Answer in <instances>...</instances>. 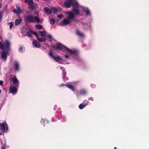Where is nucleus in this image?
<instances>
[{
    "label": "nucleus",
    "mask_w": 149,
    "mask_h": 149,
    "mask_svg": "<svg viewBox=\"0 0 149 149\" xmlns=\"http://www.w3.org/2000/svg\"><path fill=\"white\" fill-rule=\"evenodd\" d=\"M72 5V10L74 12L68 11L66 12L67 18L64 19L60 24L62 26H65L70 24L73 21L74 17V14L76 15H81L82 13L78 9L79 8V4L76 0H67L64 3L63 6L69 8Z\"/></svg>",
    "instance_id": "obj_1"
},
{
    "label": "nucleus",
    "mask_w": 149,
    "mask_h": 149,
    "mask_svg": "<svg viewBox=\"0 0 149 149\" xmlns=\"http://www.w3.org/2000/svg\"><path fill=\"white\" fill-rule=\"evenodd\" d=\"M56 48L58 49H62L64 50L65 54L63 55L65 60L66 61L71 60L72 57L74 56L77 53L76 50H71L62 45L60 43H58L57 45Z\"/></svg>",
    "instance_id": "obj_2"
},
{
    "label": "nucleus",
    "mask_w": 149,
    "mask_h": 149,
    "mask_svg": "<svg viewBox=\"0 0 149 149\" xmlns=\"http://www.w3.org/2000/svg\"><path fill=\"white\" fill-rule=\"evenodd\" d=\"M3 43L2 38L0 36V48L5 49L1 53V58L5 61L6 60L7 56L9 54L8 51L10 49V43L8 40L6 41L4 47Z\"/></svg>",
    "instance_id": "obj_3"
},
{
    "label": "nucleus",
    "mask_w": 149,
    "mask_h": 149,
    "mask_svg": "<svg viewBox=\"0 0 149 149\" xmlns=\"http://www.w3.org/2000/svg\"><path fill=\"white\" fill-rule=\"evenodd\" d=\"M25 19L27 22H29L35 23L36 22L37 23H40L42 21V20L40 19L38 17H34L31 15H29L26 17Z\"/></svg>",
    "instance_id": "obj_4"
},
{
    "label": "nucleus",
    "mask_w": 149,
    "mask_h": 149,
    "mask_svg": "<svg viewBox=\"0 0 149 149\" xmlns=\"http://www.w3.org/2000/svg\"><path fill=\"white\" fill-rule=\"evenodd\" d=\"M0 129L2 132H0V135H3V133L7 132L8 130V127L7 122L5 121L3 123H0Z\"/></svg>",
    "instance_id": "obj_5"
},
{
    "label": "nucleus",
    "mask_w": 149,
    "mask_h": 149,
    "mask_svg": "<svg viewBox=\"0 0 149 149\" xmlns=\"http://www.w3.org/2000/svg\"><path fill=\"white\" fill-rule=\"evenodd\" d=\"M49 55L57 62L61 64L63 63L62 58L59 56H54L53 53L52 51L50 52L49 53Z\"/></svg>",
    "instance_id": "obj_6"
},
{
    "label": "nucleus",
    "mask_w": 149,
    "mask_h": 149,
    "mask_svg": "<svg viewBox=\"0 0 149 149\" xmlns=\"http://www.w3.org/2000/svg\"><path fill=\"white\" fill-rule=\"evenodd\" d=\"M79 8H78V9L80 11H81L82 13V15H83L82 11L84 12L88 16H90L91 15V13L89 9L85 7L79 5Z\"/></svg>",
    "instance_id": "obj_7"
},
{
    "label": "nucleus",
    "mask_w": 149,
    "mask_h": 149,
    "mask_svg": "<svg viewBox=\"0 0 149 149\" xmlns=\"http://www.w3.org/2000/svg\"><path fill=\"white\" fill-rule=\"evenodd\" d=\"M10 82H13V83L17 86V87L18 88L19 82L16 76L14 75H12L10 76Z\"/></svg>",
    "instance_id": "obj_8"
},
{
    "label": "nucleus",
    "mask_w": 149,
    "mask_h": 149,
    "mask_svg": "<svg viewBox=\"0 0 149 149\" xmlns=\"http://www.w3.org/2000/svg\"><path fill=\"white\" fill-rule=\"evenodd\" d=\"M15 85V86L11 84L10 86V89H9V91L11 93L13 94H15L18 91V88L17 87V86H16V85Z\"/></svg>",
    "instance_id": "obj_9"
},
{
    "label": "nucleus",
    "mask_w": 149,
    "mask_h": 149,
    "mask_svg": "<svg viewBox=\"0 0 149 149\" xmlns=\"http://www.w3.org/2000/svg\"><path fill=\"white\" fill-rule=\"evenodd\" d=\"M13 68L15 71L18 72L19 70V63L17 61H15L13 65Z\"/></svg>",
    "instance_id": "obj_10"
},
{
    "label": "nucleus",
    "mask_w": 149,
    "mask_h": 149,
    "mask_svg": "<svg viewBox=\"0 0 149 149\" xmlns=\"http://www.w3.org/2000/svg\"><path fill=\"white\" fill-rule=\"evenodd\" d=\"M32 43L33 45L36 47L40 48L41 46V45L36 40H33Z\"/></svg>",
    "instance_id": "obj_11"
},
{
    "label": "nucleus",
    "mask_w": 149,
    "mask_h": 149,
    "mask_svg": "<svg viewBox=\"0 0 149 149\" xmlns=\"http://www.w3.org/2000/svg\"><path fill=\"white\" fill-rule=\"evenodd\" d=\"M86 104H80L79 106V107L80 109H82L84 108L88 104V102L87 100H86L84 102Z\"/></svg>",
    "instance_id": "obj_12"
},
{
    "label": "nucleus",
    "mask_w": 149,
    "mask_h": 149,
    "mask_svg": "<svg viewBox=\"0 0 149 149\" xmlns=\"http://www.w3.org/2000/svg\"><path fill=\"white\" fill-rule=\"evenodd\" d=\"M44 10L48 14H51L52 12L51 10L47 7H45Z\"/></svg>",
    "instance_id": "obj_13"
},
{
    "label": "nucleus",
    "mask_w": 149,
    "mask_h": 149,
    "mask_svg": "<svg viewBox=\"0 0 149 149\" xmlns=\"http://www.w3.org/2000/svg\"><path fill=\"white\" fill-rule=\"evenodd\" d=\"M19 18V19H17L15 20V24L16 26H17L19 24L22 22V19L21 17H18Z\"/></svg>",
    "instance_id": "obj_14"
},
{
    "label": "nucleus",
    "mask_w": 149,
    "mask_h": 149,
    "mask_svg": "<svg viewBox=\"0 0 149 149\" xmlns=\"http://www.w3.org/2000/svg\"><path fill=\"white\" fill-rule=\"evenodd\" d=\"M76 33L77 36L81 38H83L84 37V34L82 32L79 31H77L76 32Z\"/></svg>",
    "instance_id": "obj_15"
},
{
    "label": "nucleus",
    "mask_w": 149,
    "mask_h": 149,
    "mask_svg": "<svg viewBox=\"0 0 149 149\" xmlns=\"http://www.w3.org/2000/svg\"><path fill=\"white\" fill-rule=\"evenodd\" d=\"M37 39L40 42H44L46 40V38L45 37L40 38L38 37H37Z\"/></svg>",
    "instance_id": "obj_16"
},
{
    "label": "nucleus",
    "mask_w": 149,
    "mask_h": 149,
    "mask_svg": "<svg viewBox=\"0 0 149 149\" xmlns=\"http://www.w3.org/2000/svg\"><path fill=\"white\" fill-rule=\"evenodd\" d=\"M84 26V27L86 29H90L91 25L89 24H88L87 23L82 24Z\"/></svg>",
    "instance_id": "obj_17"
},
{
    "label": "nucleus",
    "mask_w": 149,
    "mask_h": 149,
    "mask_svg": "<svg viewBox=\"0 0 149 149\" xmlns=\"http://www.w3.org/2000/svg\"><path fill=\"white\" fill-rule=\"evenodd\" d=\"M24 46H21L19 49V51L21 53H23L24 52Z\"/></svg>",
    "instance_id": "obj_18"
},
{
    "label": "nucleus",
    "mask_w": 149,
    "mask_h": 149,
    "mask_svg": "<svg viewBox=\"0 0 149 149\" xmlns=\"http://www.w3.org/2000/svg\"><path fill=\"white\" fill-rule=\"evenodd\" d=\"M16 7L18 10V14H20V13H22L23 12V10L21 9L19 6H17Z\"/></svg>",
    "instance_id": "obj_19"
},
{
    "label": "nucleus",
    "mask_w": 149,
    "mask_h": 149,
    "mask_svg": "<svg viewBox=\"0 0 149 149\" xmlns=\"http://www.w3.org/2000/svg\"><path fill=\"white\" fill-rule=\"evenodd\" d=\"M40 33V36L42 37H45V36L46 35V33L44 31H39V32Z\"/></svg>",
    "instance_id": "obj_20"
},
{
    "label": "nucleus",
    "mask_w": 149,
    "mask_h": 149,
    "mask_svg": "<svg viewBox=\"0 0 149 149\" xmlns=\"http://www.w3.org/2000/svg\"><path fill=\"white\" fill-rule=\"evenodd\" d=\"M66 86H67L68 88L71 89L72 91H74V89L72 85L70 84H68Z\"/></svg>",
    "instance_id": "obj_21"
},
{
    "label": "nucleus",
    "mask_w": 149,
    "mask_h": 149,
    "mask_svg": "<svg viewBox=\"0 0 149 149\" xmlns=\"http://www.w3.org/2000/svg\"><path fill=\"white\" fill-rule=\"evenodd\" d=\"M49 20V22L51 24H53L54 23L55 20L53 18H50Z\"/></svg>",
    "instance_id": "obj_22"
},
{
    "label": "nucleus",
    "mask_w": 149,
    "mask_h": 149,
    "mask_svg": "<svg viewBox=\"0 0 149 149\" xmlns=\"http://www.w3.org/2000/svg\"><path fill=\"white\" fill-rule=\"evenodd\" d=\"M25 2L26 3H28L29 4L33 3L32 0H25Z\"/></svg>",
    "instance_id": "obj_23"
},
{
    "label": "nucleus",
    "mask_w": 149,
    "mask_h": 149,
    "mask_svg": "<svg viewBox=\"0 0 149 149\" xmlns=\"http://www.w3.org/2000/svg\"><path fill=\"white\" fill-rule=\"evenodd\" d=\"M13 12L15 13H17V16L18 17H20V14H18V10H17V9H14L13 10Z\"/></svg>",
    "instance_id": "obj_24"
},
{
    "label": "nucleus",
    "mask_w": 149,
    "mask_h": 149,
    "mask_svg": "<svg viewBox=\"0 0 149 149\" xmlns=\"http://www.w3.org/2000/svg\"><path fill=\"white\" fill-rule=\"evenodd\" d=\"M36 27L37 29H42V26L40 25H36Z\"/></svg>",
    "instance_id": "obj_25"
},
{
    "label": "nucleus",
    "mask_w": 149,
    "mask_h": 149,
    "mask_svg": "<svg viewBox=\"0 0 149 149\" xmlns=\"http://www.w3.org/2000/svg\"><path fill=\"white\" fill-rule=\"evenodd\" d=\"M3 13L2 12L0 11V22H1L2 18V16Z\"/></svg>",
    "instance_id": "obj_26"
},
{
    "label": "nucleus",
    "mask_w": 149,
    "mask_h": 149,
    "mask_svg": "<svg viewBox=\"0 0 149 149\" xmlns=\"http://www.w3.org/2000/svg\"><path fill=\"white\" fill-rule=\"evenodd\" d=\"M9 28H10V29H12L13 27V23L12 22H10L9 23Z\"/></svg>",
    "instance_id": "obj_27"
},
{
    "label": "nucleus",
    "mask_w": 149,
    "mask_h": 149,
    "mask_svg": "<svg viewBox=\"0 0 149 149\" xmlns=\"http://www.w3.org/2000/svg\"><path fill=\"white\" fill-rule=\"evenodd\" d=\"M26 36L28 37H31L32 36V35L31 33L29 32H27V33Z\"/></svg>",
    "instance_id": "obj_28"
},
{
    "label": "nucleus",
    "mask_w": 149,
    "mask_h": 149,
    "mask_svg": "<svg viewBox=\"0 0 149 149\" xmlns=\"http://www.w3.org/2000/svg\"><path fill=\"white\" fill-rule=\"evenodd\" d=\"M31 32H32V33L33 34L35 35V36L36 37H38V33L37 32L35 31H31Z\"/></svg>",
    "instance_id": "obj_29"
},
{
    "label": "nucleus",
    "mask_w": 149,
    "mask_h": 149,
    "mask_svg": "<svg viewBox=\"0 0 149 149\" xmlns=\"http://www.w3.org/2000/svg\"><path fill=\"white\" fill-rule=\"evenodd\" d=\"M86 93V91L84 90L81 91L80 92V93L81 94H85Z\"/></svg>",
    "instance_id": "obj_30"
},
{
    "label": "nucleus",
    "mask_w": 149,
    "mask_h": 149,
    "mask_svg": "<svg viewBox=\"0 0 149 149\" xmlns=\"http://www.w3.org/2000/svg\"><path fill=\"white\" fill-rule=\"evenodd\" d=\"M29 8L30 9H33L34 8V6L32 5H30L29 6Z\"/></svg>",
    "instance_id": "obj_31"
},
{
    "label": "nucleus",
    "mask_w": 149,
    "mask_h": 149,
    "mask_svg": "<svg viewBox=\"0 0 149 149\" xmlns=\"http://www.w3.org/2000/svg\"><path fill=\"white\" fill-rule=\"evenodd\" d=\"M63 17V15L62 14H60L58 15V17L59 19H61Z\"/></svg>",
    "instance_id": "obj_32"
},
{
    "label": "nucleus",
    "mask_w": 149,
    "mask_h": 149,
    "mask_svg": "<svg viewBox=\"0 0 149 149\" xmlns=\"http://www.w3.org/2000/svg\"><path fill=\"white\" fill-rule=\"evenodd\" d=\"M51 9L54 11V12H56V10L57 9L56 8L54 7H52L51 8Z\"/></svg>",
    "instance_id": "obj_33"
},
{
    "label": "nucleus",
    "mask_w": 149,
    "mask_h": 149,
    "mask_svg": "<svg viewBox=\"0 0 149 149\" xmlns=\"http://www.w3.org/2000/svg\"><path fill=\"white\" fill-rule=\"evenodd\" d=\"M47 37L49 39H52V36L49 34L47 35Z\"/></svg>",
    "instance_id": "obj_34"
},
{
    "label": "nucleus",
    "mask_w": 149,
    "mask_h": 149,
    "mask_svg": "<svg viewBox=\"0 0 149 149\" xmlns=\"http://www.w3.org/2000/svg\"><path fill=\"white\" fill-rule=\"evenodd\" d=\"M3 83V82L2 80L0 81V85H2Z\"/></svg>",
    "instance_id": "obj_35"
},
{
    "label": "nucleus",
    "mask_w": 149,
    "mask_h": 149,
    "mask_svg": "<svg viewBox=\"0 0 149 149\" xmlns=\"http://www.w3.org/2000/svg\"><path fill=\"white\" fill-rule=\"evenodd\" d=\"M44 120H45L42 119H41V121L42 122H44Z\"/></svg>",
    "instance_id": "obj_36"
},
{
    "label": "nucleus",
    "mask_w": 149,
    "mask_h": 149,
    "mask_svg": "<svg viewBox=\"0 0 149 149\" xmlns=\"http://www.w3.org/2000/svg\"><path fill=\"white\" fill-rule=\"evenodd\" d=\"M1 149H5V148L4 147H1Z\"/></svg>",
    "instance_id": "obj_37"
},
{
    "label": "nucleus",
    "mask_w": 149,
    "mask_h": 149,
    "mask_svg": "<svg viewBox=\"0 0 149 149\" xmlns=\"http://www.w3.org/2000/svg\"><path fill=\"white\" fill-rule=\"evenodd\" d=\"M63 84H61V85H60V86H63Z\"/></svg>",
    "instance_id": "obj_38"
},
{
    "label": "nucleus",
    "mask_w": 149,
    "mask_h": 149,
    "mask_svg": "<svg viewBox=\"0 0 149 149\" xmlns=\"http://www.w3.org/2000/svg\"><path fill=\"white\" fill-rule=\"evenodd\" d=\"M1 90L0 89V94L1 93Z\"/></svg>",
    "instance_id": "obj_39"
},
{
    "label": "nucleus",
    "mask_w": 149,
    "mask_h": 149,
    "mask_svg": "<svg viewBox=\"0 0 149 149\" xmlns=\"http://www.w3.org/2000/svg\"><path fill=\"white\" fill-rule=\"evenodd\" d=\"M115 148H116V149H117V148H116V147H115Z\"/></svg>",
    "instance_id": "obj_40"
},
{
    "label": "nucleus",
    "mask_w": 149,
    "mask_h": 149,
    "mask_svg": "<svg viewBox=\"0 0 149 149\" xmlns=\"http://www.w3.org/2000/svg\"><path fill=\"white\" fill-rule=\"evenodd\" d=\"M1 5L0 4V7H1Z\"/></svg>",
    "instance_id": "obj_41"
}]
</instances>
